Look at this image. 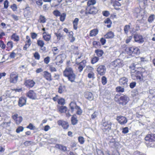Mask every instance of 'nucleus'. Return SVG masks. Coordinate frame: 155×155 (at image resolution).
Instances as JSON below:
<instances>
[{"instance_id":"63","label":"nucleus","mask_w":155,"mask_h":155,"mask_svg":"<svg viewBox=\"0 0 155 155\" xmlns=\"http://www.w3.org/2000/svg\"><path fill=\"white\" fill-rule=\"evenodd\" d=\"M50 58L49 57H47L44 59V62L46 64H48L50 62Z\"/></svg>"},{"instance_id":"21","label":"nucleus","mask_w":155,"mask_h":155,"mask_svg":"<svg viewBox=\"0 0 155 155\" xmlns=\"http://www.w3.org/2000/svg\"><path fill=\"white\" fill-rule=\"evenodd\" d=\"M44 77L48 81H51L52 80L51 74L48 71L44 72Z\"/></svg>"},{"instance_id":"29","label":"nucleus","mask_w":155,"mask_h":155,"mask_svg":"<svg viewBox=\"0 0 155 155\" xmlns=\"http://www.w3.org/2000/svg\"><path fill=\"white\" fill-rule=\"evenodd\" d=\"M98 31L97 29H94L90 32V35L91 37L95 36L98 33Z\"/></svg>"},{"instance_id":"64","label":"nucleus","mask_w":155,"mask_h":155,"mask_svg":"<svg viewBox=\"0 0 155 155\" xmlns=\"http://www.w3.org/2000/svg\"><path fill=\"white\" fill-rule=\"evenodd\" d=\"M31 37L33 39L36 38L38 36L37 34L34 32L31 33Z\"/></svg>"},{"instance_id":"36","label":"nucleus","mask_w":155,"mask_h":155,"mask_svg":"<svg viewBox=\"0 0 155 155\" xmlns=\"http://www.w3.org/2000/svg\"><path fill=\"white\" fill-rule=\"evenodd\" d=\"M56 147L57 148H58L60 150H61L63 151H65L67 150V147H66L61 145L60 144H57L56 145Z\"/></svg>"},{"instance_id":"22","label":"nucleus","mask_w":155,"mask_h":155,"mask_svg":"<svg viewBox=\"0 0 155 155\" xmlns=\"http://www.w3.org/2000/svg\"><path fill=\"white\" fill-rule=\"evenodd\" d=\"M128 79L125 77H124L120 78L119 81V84L121 85H126L127 84Z\"/></svg>"},{"instance_id":"25","label":"nucleus","mask_w":155,"mask_h":155,"mask_svg":"<svg viewBox=\"0 0 155 155\" xmlns=\"http://www.w3.org/2000/svg\"><path fill=\"white\" fill-rule=\"evenodd\" d=\"M80 14L79 16L80 17L81 19H83L84 18L85 15H87L88 14V12L86 10L85 11L84 10L82 9L80 11Z\"/></svg>"},{"instance_id":"39","label":"nucleus","mask_w":155,"mask_h":155,"mask_svg":"<svg viewBox=\"0 0 155 155\" xmlns=\"http://www.w3.org/2000/svg\"><path fill=\"white\" fill-rule=\"evenodd\" d=\"M30 8L29 7H27L24 9V12L25 15H28L30 14Z\"/></svg>"},{"instance_id":"62","label":"nucleus","mask_w":155,"mask_h":155,"mask_svg":"<svg viewBox=\"0 0 155 155\" xmlns=\"http://www.w3.org/2000/svg\"><path fill=\"white\" fill-rule=\"evenodd\" d=\"M15 51H13L12 52L9 56L10 58H15L16 55V53L15 52Z\"/></svg>"},{"instance_id":"16","label":"nucleus","mask_w":155,"mask_h":155,"mask_svg":"<svg viewBox=\"0 0 155 155\" xmlns=\"http://www.w3.org/2000/svg\"><path fill=\"white\" fill-rule=\"evenodd\" d=\"M18 114H15L12 116V117L17 124H19L22 121V118L21 116L18 117Z\"/></svg>"},{"instance_id":"20","label":"nucleus","mask_w":155,"mask_h":155,"mask_svg":"<svg viewBox=\"0 0 155 155\" xmlns=\"http://www.w3.org/2000/svg\"><path fill=\"white\" fill-rule=\"evenodd\" d=\"M70 107L71 109V112H73L75 110L77 109V107L79 106H77L76 103L74 102H71L70 104Z\"/></svg>"},{"instance_id":"55","label":"nucleus","mask_w":155,"mask_h":155,"mask_svg":"<svg viewBox=\"0 0 155 155\" xmlns=\"http://www.w3.org/2000/svg\"><path fill=\"white\" fill-rule=\"evenodd\" d=\"M34 56L36 59L39 60L40 58V55L38 52H35L34 53Z\"/></svg>"},{"instance_id":"46","label":"nucleus","mask_w":155,"mask_h":155,"mask_svg":"<svg viewBox=\"0 0 155 155\" xmlns=\"http://www.w3.org/2000/svg\"><path fill=\"white\" fill-rule=\"evenodd\" d=\"M116 91L118 92H123L124 91V89L121 87L118 86L116 88Z\"/></svg>"},{"instance_id":"11","label":"nucleus","mask_w":155,"mask_h":155,"mask_svg":"<svg viewBox=\"0 0 155 155\" xmlns=\"http://www.w3.org/2000/svg\"><path fill=\"white\" fill-rule=\"evenodd\" d=\"M117 120L118 122L121 124H126L127 121V119L124 116H117Z\"/></svg>"},{"instance_id":"32","label":"nucleus","mask_w":155,"mask_h":155,"mask_svg":"<svg viewBox=\"0 0 155 155\" xmlns=\"http://www.w3.org/2000/svg\"><path fill=\"white\" fill-rule=\"evenodd\" d=\"M104 22L105 24H107L106 25L107 28H110L111 27L112 22L109 18H107L105 19Z\"/></svg>"},{"instance_id":"60","label":"nucleus","mask_w":155,"mask_h":155,"mask_svg":"<svg viewBox=\"0 0 155 155\" xmlns=\"http://www.w3.org/2000/svg\"><path fill=\"white\" fill-rule=\"evenodd\" d=\"M27 128L31 130H33L35 129V127L33 126L32 124L30 123L29 125L27 126Z\"/></svg>"},{"instance_id":"44","label":"nucleus","mask_w":155,"mask_h":155,"mask_svg":"<svg viewBox=\"0 0 155 155\" xmlns=\"http://www.w3.org/2000/svg\"><path fill=\"white\" fill-rule=\"evenodd\" d=\"M95 52L97 54V56L99 57H101L104 53L103 51L101 50H96Z\"/></svg>"},{"instance_id":"37","label":"nucleus","mask_w":155,"mask_h":155,"mask_svg":"<svg viewBox=\"0 0 155 155\" xmlns=\"http://www.w3.org/2000/svg\"><path fill=\"white\" fill-rule=\"evenodd\" d=\"M11 39L15 41H18L19 40L18 36L15 34H14L12 35Z\"/></svg>"},{"instance_id":"52","label":"nucleus","mask_w":155,"mask_h":155,"mask_svg":"<svg viewBox=\"0 0 155 155\" xmlns=\"http://www.w3.org/2000/svg\"><path fill=\"white\" fill-rule=\"evenodd\" d=\"M99 58L96 57H95L92 58L91 60V63L94 64L96 63L99 60Z\"/></svg>"},{"instance_id":"45","label":"nucleus","mask_w":155,"mask_h":155,"mask_svg":"<svg viewBox=\"0 0 155 155\" xmlns=\"http://www.w3.org/2000/svg\"><path fill=\"white\" fill-rule=\"evenodd\" d=\"M58 103L61 105H64L65 104V100L63 98H60L58 101Z\"/></svg>"},{"instance_id":"40","label":"nucleus","mask_w":155,"mask_h":155,"mask_svg":"<svg viewBox=\"0 0 155 155\" xmlns=\"http://www.w3.org/2000/svg\"><path fill=\"white\" fill-rule=\"evenodd\" d=\"M118 143L114 141H110L109 143L110 146L113 148H117Z\"/></svg>"},{"instance_id":"35","label":"nucleus","mask_w":155,"mask_h":155,"mask_svg":"<svg viewBox=\"0 0 155 155\" xmlns=\"http://www.w3.org/2000/svg\"><path fill=\"white\" fill-rule=\"evenodd\" d=\"M133 51V53L132 55H134L136 54H139L140 53V50L137 47H134Z\"/></svg>"},{"instance_id":"1","label":"nucleus","mask_w":155,"mask_h":155,"mask_svg":"<svg viewBox=\"0 0 155 155\" xmlns=\"http://www.w3.org/2000/svg\"><path fill=\"white\" fill-rule=\"evenodd\" d=\"M131 73L132 78L133 80L137 81H141L142 80V78H141L142 74L140 72L133 69L131 71Z\"/></svg>"},{"instance_id":"33","label":"nucleus","mask_w":155,"mask_h":155,"mask_svg":"<svg viewBox=\"0 0 155 155\" xmlns=\"http://www.w3.org/2000/svg\"><path fill=\"white\" fill-rule=\"evenodd\" d=\"M71 121V123L73 125H75L77 123L78 120L76 116L73 115L72 117Z\"/></svg>"},{"instance_id":"5","label":"nucleus","mask_w":155,"mask_h":155,"mask_svg":"<svg viewBox=\"0 0 155 155\" xmlns=\"http://www.w3.org/2000/svg\"><path fill=\"white\" fill-rule=\"evenodd\" d=\"M66 56L65 54H63L58 55L56 58L57 61L56 62L57 65H59V63L61 64L63 63V60L66 58Z\"/></svg>"},{"instance_id":"19","label":"nucleus","mask_w":155,"mask_h":155,"mask_svg":"<svg viewBox=\"0 0 155 155\" xmlns=\"http://www.w3.org/2000/svg\"><path fill=\"white\" fill-rule=\"evenodd\" d=\"M26 98L21 97L19 99L18 105L20 107H22L26 104Z\"/></svg>"},{"instance_id":"38","label":"nucleus","mask_w":155,"mask_h":155,"mask_svg":"<svg viewBox=\"0 0 155 155\" xmlns=\"http://www.w3.org/2000/svg\"><path fill=\"white\" fill-rule=\"evenodd\" d=\"M96 3V1L95 0H90L87 2V7L93 6V5L95 4Z\"/></svg>"},{"instance_id":"50","label":"nucleus","mask_w":155,"mask_h":155,"mask_svg":"<svg viewBox=\"0 0 155 155\" xmlns=\"http://www.w3.org/2000/svg\"><path fill=\"white\" fill-rule=\"evenodd\" d=\"M78 140L79 142L81 144H83L84 143L85 140L84 138L82 137H78Z\"/></svg>"},{"instance_id":"24","label":"nucleus","mask_w":155,"mask_h":155,"mask_svg":"<svg viewBox=\"0 0 155 155\" xmlns=\"http://www.w3.org/2000/svg\"><path fill=\"white\" fill-rule=\"evenodd\" d=\"M66 77L68 78V80L70 81L71 82H74L76 76L74 73Z\"/></svg>"},{"instance_id":"2","label":"nucleus","mask_w":155,"mask_h":155,"mask_svg":"<svg viewBox=\"0 0 155 155\" xmlns=\"http://www.w3.org/2000/svg\"><path fill=\"white\" fill-rule=\"evenodd\" d=\"M112 124L111 122L109 121H102L103 130L104 131H109L110 129Z\"/></svg>"},{"instance_id":"23","label":"nucleus","mask_w":155,"mask_h":155,"mask_svg":"<svg viewBox=\"0 0 155 155\" xmlns=\"http://www.w3.org/2000/svg\"><path fill=\"white\" fill-rule=\"evenodd\" d=\"M58 110L60 113H65L67 111V108L65 106H59L58 107Z\"/></svg>"},{"instance_id":"7","label":"nucleus","mask_w":155,"mask_h":155,"mask_svg":"<svg viewBox=\"0 0 155 155\" xmlns=\"http://www.w3.org/2000/svg\"><path fill=\"white\" fill-rule=\"evenodd\" d=\"M146 141L149 142H153L155 141V134H147L145 138Z\"/></svg>"},{"instance_id":"14","label":"nucleus","mask_w":155,"mask_h":155,"mask_svg":"<svg viewBox=\"0 0 155 155\" xmlns=\"http://www.w3.org/2000/svg\"><path fill=\"white\" fill-rule=\"evenodd\" d=\"M86 61L84 60L78 63V70L79 72H81L82 71L84 68L86 66Z\"/></svg>"},{"instance_id":"49","label":"nucleus","mask_w":155,"mask_h":155,"mask_svg":"<svg viewBox=\"0 0 155 155\" xmlns=\"http://www.w3.org/2000/svg\"><path fill=\"white\" fill-rule=\"evenodd\" d=\"M75 111H76L77 114L79 115H81L82 112V110L80 108L79 106L77 107V109Z\"/></svg>"},{"instance_id":"6","label":"nucleus","mask_w":155,"mask_h":155,"mask_svg":"<svg viewBox=\"0 0 155 155\" xmlns=\"http://www.w3.org/2000/svg\"><path fill=\"white\" fill-rule=\"evenodd\" d=\"M119 104L123 105H126L129 101V98L125 95L121 96L119 99Z\"/></svg>"},{"instance_id":"54","label":"nucleus","mask_w":155,"mask_h":155,"mask_svg":"<svg viewBox=\"0 0 155 155\" xmlns=\"http://www.w3.org/2000/svg\"><path fill=\"white\" fill-rule=\"evenodd\" d=\"M53 14L56 16H58L61 15V13L57 10L54 11L53 12Z\"/></svg>"},{"instance_id":"34","label":"nucleus","mask_w":155,"mask_h":155,"mask_svg":"<svg viewBox=\"0 0 155 155\" xmlns=\"http://www.w3.org/2000/svg\"><path fill=\"white\" fill-rule=\"evenodd\" d=\"M133 46L131 47L127 48L125 50L127 54L132 55L133 53Z\"/></svg>"},{"instance_id":"31","label":"nucleus","mask_w":155,"mask_h":155,"mask_svg":"<svg viewBox=\"0 0 155 155\" xmlns=\"http://www.w3.org/2000/svg\"><path fill=\"white\" fill-rule=\"evenodd\" d=\"M79 21V19L78 18H76L74 19L73 21V25L74 28V29L76 30L78 28V25Z\"/></svg>"},{"instance_id":"26","label":"nucleus","mask_w":155,"mask_h":155,"mask_svg":"<svg viewBox=\"0 0 155 155\" xmlns=\"http://www.w3.org/2000/svg\"><path fill=\"white\" fill-rule=\"evenodd\" d=\"M31 39L27 40L25 42V44L23 47V50H26L31 45Z\"/></svg>"},{"instance_id":"30","label":"nucleus","mask_w":155,"mask_h":155,"mask_svg":"<svg viewBox=\"0 0 155 155\" xmlns=\"http://www.w3.org/2000/svg\"><path fill=\"white\" fill-rule=\"evenodd\" d=\"M135 12L137 14V16H141V18H143L142 17V13H143V10H140L139 8H137L135 10Z\"/></svg>"},{"instance_id":"43","label":"nucleus","mask_w":155,"mask_h":155,"mask_svg":"<svg viewBox=\"0 0 155 155\" xmlns=\"http://www.w3.org/2000/svg\"><path fill=\"white\" fill-rule=\"evenodd\" d=\"M39 21L40 23H45L46 22V18L44 16L40 15L39 16Z\"/></svg>"},{"instance_id":"4","label":"nucleus","mask_w":155,"mask_h":155,"mask_svg":"<svg viewBox=\"0 0 155 155\" xmlns=\"http://www.w3.org/2000/svg\"><path fill=\"white\" fill-rule=\"evenodd\" d=\"M111 64L115 67H122L124 65L123 61L120 59H117L113 61L111 63Z\"/></svg>"},{"instance_id":"48","label":"nucleus","mask_w":155,"mask_h":155,"mask_svg":"<svg viewBox=\"0 0 155 155\" xmlns=\"http://www.w3.org/2000/svg\"><path fill=\"white\" fill-rule=\"evenodd\" d=\"M60 20L61 21H63L65 20L66 16L65 13H63L60 15Z\"/></svg>"},{"instance_id":"10","label":"nucleus","mask_w":155,"mask_h":155,"mask_svg":"<svg viewBox=\"0 0 155 155\" xmlns=\"http://www.w3.org/2000/svg\"><path fill=\"white\" fill-rule=\"evenodd\" d=\"M42 38L45 41L48 43L51 39V35L47 32H44L42 33Z\"/></svg>"},{"instance_id":"47","label":"nucleus","mask_w":155,"mask_h":155,"mask_svg":"<svg viewBox=\"0 0 155 155\" xmlns=\"http://www.w3.org/2000/svg\"><path fill=\"white\" fill-rule=\"evenodd\" d=\"M130 28V26L129 25H126L124 27V31L126 34H127Z\"/></svg>"},{"instance_id":"57","label":"nucleus","mask_w":155,"mask_h":155,"mask_svg":"<svg viewBox=\"0 0 155 155\" xmlns=\"http://www.w3.org/2000/svg\"><path fill=\"white\" fill-rule=\"evenodd\" d=\"M154 18V15H151L149 17L148 21L149 22H151L153 21Z\"/></svg>"},{"instance_id":"9","label":"nucleus","mask_w":155,"mask_h":155,"mask_svg":"<svg viewBox=\"0 0 155 155\" xmlns=\"http://www.w3.org/2000/svg\"><path fill=\"white\" fill-rule=\"evenodd\" d=\"M97 71L98 74L101 75H104L106 72V68L104 65L99 66L97 69Z\"/></svg>"},{"instance_id":"13","label":"nucleus","mask_w":155,"mask_h":155,"mask_svg":"<svg viewBox=\"0 0 155 155\" xmlns=\"http://www.w3.org/2000/svg\"><path fill=\"white\" fill-rule=\"evenodd\" d=\"M74 73L72 69L69 67H67L64 71L63 75L66 77Z\"/></svg>"},{"instance_id":"58","label":"nucleus","mask_w":155,"mask_h":155,"mask_svg":"<svg viewBox=\"0 0 155 155\" xmlns=\"http://www.w3.org/2000/svg\"><path fill=\"white\" fill-rule=\"evenodd\" d=\"M24 128L22 127H18L16 130V132L17 133H19L21 132H22Z\"/></svg>"},{"instance_id":"56","label":"nucleus","mask_w":155,"mask_h":155,"mask_svg":"<svg viewBox=\"0 0 155 155\" xmlns=\"http://www.w3.org/2000/svg\"><path fill=\"white\" fill-rule=\"evenodd\" d=\"M107 82V78L105 76H103L101 78V82L102 84L104 85L106 84Z\"/></svg>"},{"instance_id":"15","label":"nucleus","mask_w":155,"mask_h":155,"mask_svg":"<svg viewBox=\"0 0 155 155\" xmlns=\"http://www.w3.org/2000/svg\"><path fill=\"white\" fill-rule=\"evenodd\" d=\"M134 38L136 42L142 43L144 41L143 38L142 36L140 35L135 34L134 35Z\"/></svg>"},{"instance_id":"28","label":"nucleus","mask_w":155,"mask_h":155,"mask_svg":"<svg viewBox=\"0 0 155 155\" xmlns=\"http://www.w3.org/2000/svg\"><path fill=\"white\" fill-rule=\"evenodd\" d=\"M86 98L89 100H92L93 99V95L91 93L87 92L86 93L85 95Z\"/></svg>"},{"instance_id":"8","label":"nucleus","mask_w":155,"mask_h":155,"mask_svg":"<svg viewBox=\"0 0 155 155\" xmlns=\"http://www.w3.org/2000/svg\"><path fill=\"white\" fill-rule=\"evenodd\" d=\"M86 10L88 12V14H95L97 12L98 10L94 6L87 7L86 8Z\"/></svg>"},{"instance_id":"17","label":"nucleus","mask_w":155,"mask_h":155,"mask_svg":"<svg viewBox=\"0 0 155 155\" xmlns=\"http://www.w3.org/2000/svg\"><path fill=\"white\" fill-rule=\"evenodd\" d=\"M27 96L30 99H35L37 98L36 94L33 91L30 90L27 94Z\"/></svg>"},{"instance_id":"27","label":"nucleus","mask_w":155,"mask_h":155,"mask_svg":"<svg viewBox=\"0 0 155 155\" xmlns=\"http://www.w3.org/2000/svg\"><path fill=\"white\" fill-rule=\"evenodd\" d=\"M114 33L112 31H110L107 32L104 36V37L106 38H112L114 37Z\"/></svg>"},{"instance_id":"12","label":"nucleus","mask_w":155,"mask_h":155,"mask_svg":"<svg viewBox=\"0 0 155 155\" xmlns=\"http://www.w3.org/2000/svg\"><path fill=\"white\" fill-rule=\"evenodd\" d=\"M35 82L32 80H25V81L24 84L28 87H33L35 85Z\"/></svg>"},{"instance_id":"53","label":"nucleus","mask_w":155,"mask_h":155,"mask_svg":"<svg viewBox=\"0 0 155 155\" xmlns=\"http://www.w3.org/2000/svg\"><path fill=\"white\" fill-rule=\"evenodd\" d=\"M7 46L8 48L12 49L13 46V43L12 41H8L7 43Z\"/></svg>"},{"instance_id":"61","label":"nucleus","mask_w":155,"mask_h":155,"mask_svg":"<svg viewBox=\"0 0 155 155\" xmlns=\"http://www.w3.org/2000/svg\"><path fill=\"white\" fill-rule=\"evenodd\" d=\"M36 3L38 6H41L43 4L42 0H38L36 2Z\"/></svg>"},{"instance_id":"18","label":"nucleus","mask_w":155,"mask_h":155,"mask_svg":"<svg viewBox=\"0 0 155 155\" xmlns=\"http://www.w3.org/2000/svg\"><path fill=\"white\" fill-rule=\"evenodd\" d=\"M58 123L59 125H61L63 128L65 129H67L68 127V123L66 121L59 120L58 121Z\"/></svg>"},{"instance_id":"51","label":"nucleus","mask_w":155,"mask_h":155,"mask_svg":"<svg viewBox=\"0 0 155 155\" xmlns=\"http://www.w3.org/2000/svg\"><path fill=\"white\" fill-rule=\"evenodd\" d=\"M55 34L57 37V39L59 40H60L61 38L63 37V35L61 33H55Z\"/></svg>"},{"instance_id":"42","label":"nucleus","mask_w":155,"mask_h":155,"mask_svg":"<svg viewBox=\"0 0 155 155\" xmlns=\"http://www.w3.org/2000/svg\"><path fill=\"white\" fill-rule=\"evenodd\" d=\"M150 94L149 96L151 98H152L155 96V90H150L149 91Z\"/></svg>"},{"instance_id":"59","label":"nucleus","mask_w":155,"mask_h":155,"mask_svg":"<svg viewBox=\"0 0 155 155\" xmlns=\"http://www.w3.org/2000/svg\"><path fill=\"white\" fill-rule=\"evenodd\" d=\"M129 132L128 128V127H125L122 129V133L124 134H126Z\"/></svg>"},{"instance_id":"41","label":"nucleus","mask_w":155,"mask_h":155,"mask_svg":"<svg viewBox=\"0 0 155 155\" xmlns=\"http://www.w3.org/2000/svg\"><path fill=\"white\" fill-rule=\"evenodd\" d=\"M37 44L41 48L43 47L45 45L44 42L43 40H37Z\"/></svg>"},{"instance_id":"3","label":"nucleus","mask_w":155,"mask_h":155,"mask_svg":"<svg viewBox=\"0 0 155 155\" xmlns=\"http://www.w3.org/2000/svg\"><path fill=\"white\" fill-rule=\"evenodd\" d=\"M18 74L16 72H13L10 74V81L11 83H16L18 80Z\"/></svg>"}]
</instances>
